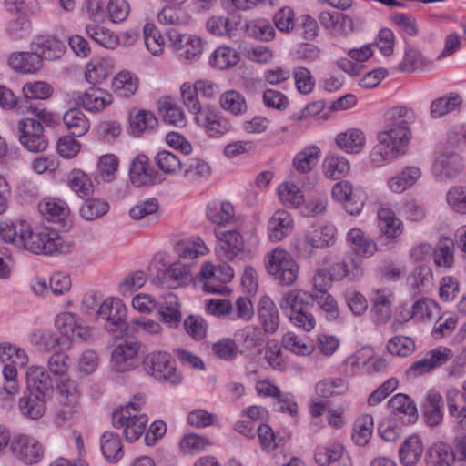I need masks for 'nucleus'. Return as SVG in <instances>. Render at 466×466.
I'll list each match as a JSON object with an SVG mask.
<instances>
[{
	"label": "nucleus",
	"instance_id": "1",
	"mask_svg": "<svg viewBox=\"0 0 466 466\" xmlns=\"http://www.w3.org/2000/svg\"><path fill=\"white\" fill-rule=\"evenodd\" d=\"M410 138V130L405 120H396L378 135L379 144L370 153V160L380 166L404 154L403 147Z\"/></svg>",
	"mask_w": 466,
	"mask_h": 466
},
{
	"label": "nucleus",
	"instance_id": "2",
	"mask_svg": "<svg viewBox=\"0 0 466 466\" xmlns=\"http://www.w3.org/2000/svg\"><path fill=\"white\" fill-rule=\"evenodd\" d=\"M18 242V246L35 255L64 253L69 249L56 231L46 228L33 229L24 220L19 222Z\"/></svg>",
	"mask_w": 466,
	"mask_h": 466
},
{
	"label": "nucleus",
	"instance_id": "3",
	"mask_svg": "<svg viewBox=\"0 0 466 466\" xmlns=\"http://www.w3.org/2000/svg\"><path fill=\"white\" fill-rule=\"evenodd\" d=\"M143 405L144 399L142 397H134L127 405L113 414V425L116 428H125L124 434L129 442L137 441L145 431L147 416L139 413Z\"/></svg>",
	"mask_w": 466,
	"mask_h": 466
},
{
	"label": "nucleus",
	"instance_id": "4",
	"mask_svg": "<svg viewBox=\"0 0 466 466\" xmlns=\"http://www.w3.org/2000/svg\"><path fill=\"white\" fill-rule=\"evenodd\" d=\"M59 408L55 414V422L63 426L69 423L77 412L80 400L78 383L69 378H60L55 387Z\"/></svg>",
	"mask_w": 466,
	"mask_h": 466
},
{
	"label": "nucleus",
	"instance_id": "5",
	"mask_svg": "<svg viewBox=\"0 0 466 466\" xmlns=\"http://www.w3.org/2000/svg\"><path fill=\"white\" fill-rule=\"evenodd\" d=\"M146 373L157 380L179 384L182 375L177 371L175 360L166 351H154L147 354L143 360Z\"/></svg>",
	"mask_w": 466,
	"mask_h": 466
},
{
	"label": "nucleus",
	"instance_id": "6",
	"mask_svg": "<svg viewBox=\"0 0 466 466\" xmlns=\"http://www.w3.org/2000/svg\"><path fill=\"white\" fill-rule=\"evenodd\" d=\"M266 268L276 280L285 286L294 283L299 274V266L292 256L279 248L268 254Z\"/></svg>",
	"mask_w": 466,
	"mask_h": 466
},
{
	"label": "nucleus",
	"instance_id": "7",
	"mask_svg": "<svg viewBox=\"0 0 466 466\" xmlns=\"http://www.w3.org/2000/svg\"><path fill=\"white\" fill-rule=\"evenodd\" d=\"M17 129L19 142L28 151L39 153L47 148L48 139L39 120L34 117L22 118L17 124Z\"/></svg>",
	"mask_w": 466,
	"mask_h": 466
},
{
	"label": "nucleus",
	"instance_id": "8",
	"mask_svg": "<svg viewBox=\"0 0 466 466\" xmlns=\"http://www.w3.org/2000/svg\"><path fill=\"white\" fill-rule=\"evenodd\" d=\"M217 238L216 254L221 261H232L245 252L244 237L237 229L215 230Z\"/></svg>",
	"mask_w": 466,
	"mask_h": 466
},
{
	"label": "nucleus",
	"instance_id": "9",
	"mask_svg": "<svg viewBox=\"0 0 466 466\" xmlns=\"http://www.w3.org/2000/svg\"><path fill=\"white\" fill-rule=\"evenodd\" d=\"M167 37L177 56L183 61H195L203 51V42L197 35L169 30Z\"/></svg>",
	"mask_w": 466,
	"mask_h": 466
},
{
	"label": "nucleus",
	"instance_id": "10",
	"mask_svg": "<svg viewBox=\"0 0 466 466\" xmlns=\"http://www.w3.org/2000/svg\"><path fill=\"white\" fill-rule=\"evenodd\" d=\"M11 451L17 460L27 465L38 463L45 452L43 445L27 435L15 437L11 442Z\"/></svg>",
	"mask_w": 466,
	"mask_h": 466
},
{
	"label": "nucleus",
	"instance_id": "11",
	"mask_svg": "<svg viewBox=\"0 0 466 466\" xmlns=\"http://www.w3.org/2000/svg\"><path fill=\"white\" fill-rule=\"evenodd\" d=\"M26 383L31 393L41 402L50 400L54 393L52 379L44 367L32 366L28 368Z\"/></svg>",
	"mask_w": 466,
	"mask_h": 466
},
{
	"label": "nucleus",
	"instance_id": "12",
	"mask_svg": "<svg viewBox=\"0 0 466 466\" xmlns=\"http://www.w3.org/2000/svg\"><path fill=\"white\" fill-rule=\"evenodd\" d=\"M56 329L68 339L77 342L86 341L92 336L90 329L84 325L77 315L71 312H62L56 318Z\"/></svg>",
	"mask_w": 466,
	"mask_h": 466
},
{
	"label": "nucleus",
	"instance_id": "13",
	"mask_svg": "<svg viewBox=\"0 0 466 466\" xmlns=\"http://www.w3.org/2000/svg\"><path fill=\"white\" fill-rule=\"evenodd\" d=\"M453 357L452 351L445 347H438L426 352L424 357L415 361L407 370V374L419 377L431 372L435 368L447 363Z\"/></svg>",
	"mask_w": 466,
	"mask_h": 466
},
{
	"label": "nucleus",
	"instance_id": "14",
	"mask_svg": "<svg viewBox=\"0 0 466 466\" xmlns=\"http://www.w3.org/2000/svg\"><path fill=\"white\" fill-rule=\"evenodd\" d=\"M131 183L137 187L154 185L162 181L161 175L150 165L149 158L143 154L137 155L129 169Z\"/></svg>",
	"mask_w": 466,
	"mask_h": 466
},
{
	"label": "nucleus",
	"instance_id": "15",
	"mask_svg": "<svg viewBox=\"0 0 466 466\" xmlns=\"http://www.w3.org/2000/svg\"><path fill=\"white\" fill-rule=\"evenodd\" d=\"M196 123L204 127L209 137H218L231 129V124L226 117L218 115L215 108L206 106L198 111Z\"/></svg>",
	"mask_w": 466,
	"mask_h": 466
},
{
	"label": "nucleus",
	"instance_id": "16",
	"mask_svg": "<svg viewBox=\"0 0 466 466\" xmlns=\"http://www.w3.org/2000/svg\"><path fill=\"white\" fill-rule=\"evenodd\" d=\"M140 343L136 339H124L119 341L111 352L113 368L117 372H124L131 369L132 360L138 353Z\"/></svg>",
	"mask_w": 466,
	"mask_h": 466
},
{
	"label": "nucleus",
	"instance_id": "17",
	"mask_svg": "<svg viewBox=\"0 0 466 466\" xmlns=\"http://www.w3.org/2000/svg\"><path fill=\"white\" fill-rule=\"evenodd\" d=\"M462 167L461 158L453 152H444L438 156L432 165V173L438 181L455 177Z\"/></svg>",
	"mask_w": 466,
	"mask_h": 466
},
{
	"label": "nucleus",
	"instance_id": "18",
	"mask_svg": "<svg viewBox=\"0 0 466 466\" xmlns=\"http://www.w3.org/2000/svg\"><path fill=\"white\" fill-rule=\"evenodd\" d=\"M294 222L289 212L277 210L268 222V236L273 242H279L288 237L293 230Z\"/></svg>",
	"mask_w": 466,
	"mask_h": 466
},
{
	"label": "nucleus",
	"instance_id": "19",
	"mask_svg": "<svg viewBox=\"0 0 466 466\" xmlns=\"http://www.w3.org/2000/svg\"><path fill=\"white\" fill-rule=\"evenodd\" d=\"M158 315L170 328L178 327L181 321L180 303L176 294L168 292L157 300Z\"/></svg>",
	"mask_w": 466,
	"mask_h": 466
},
{
	"label": "nucleus",
	"instance_id": "20",
	"mask_svg": "<svg viewBox=\"0 0 466 466\" xmlns=\"http://www.w3.org/2000/svg\"><path fill=\"white\" fill-rule=\"evenodd\" d=\"M127 315L126 305L119 299H107L97 309L96 316L108 321L111 325L122 328Z\"/></svg>",
	"mask_w": 466,
	"mask_h": 466
},
{
	"label": "nucleus",
	"instance_id": "21",
	"mask_svg": "<svg viewBox=\"0 0 466 466\" xmlns=\"http://www.w3.org/2000/svg\"><path fill=\"white\" fill-rule=\"evenodd\" d=\"M32 50L38 54L41 60H56L64 55L66 46L55 37L40 35L32 42Z\"/></svg>",
	"mask_w": 466,
	"mask_h": 466
},
{
	"label": "nucleus",
	"instance_id": "22",
	"mask_svg": "<svg viewBox=\"0 0 466 466\" xmlns=\"http://www.w3.org/2000/svg\"><path fill=\"white\" fill-rule=\"evenodd\" d=\"M310 300H312L310 293L300 289H291L282 296L279 307L283 314L290 319L298 311L310 305Z\"/></svg>",
	"mask_w": 466,
	"mask_h": 466
},
{
	"label": "nucleus",
	"instance_id": "23",
	"mask_svg": "<svg viewBox=\"0 0 466 466\" xmlns=\"http://www.w3.org/2000/svg\"><path fill=\"white\" fill-rule=\"evenodd\" d=\"M310 300H312L310 293L300 289H291L282 296L279 307L283 314L290 319L298 311L310 305Z\"/></svg>",
	"mask_w": 466,
	"mask_h": 466
},
{
	"label": "nucleus",
	"instance_id": "24",
	"mask_svg": "<svg viewBox=\"0 0 466 466\" xmlns=\"http://www.w3.org/2000/svg\"><path fill=\"white\" fill-rule=\"evenodd\" d=\"M206 216L212 224L222 227L234 220L235 209L229 201L215 199L207 205Z\"/></svg>",
	"mask_w": 466,
	"mask_h": 466
},
{
	"label": "nucleus",
	"instance_id": "25",
	"mask_svg": "<svg viewBox=\"0 0 466 466\" xmlns=\"http://www.w3.org/2000/svg\"><path fill=\"white\" fill-rule=\"evenodd\" d=\"M7 63L13 69L26 74H34L42 67V60L33 50L32 52L12 53Z\"/></svg>",
	"mask_w": 466,
	"mask_h": 466
},
{
	"label": "nucleus",
	"instance_id": "26",
	"mask_svg": "<svg viewBox=\"0 0 466 466\" xmlns=\"http://www.w3.org/2000/svg\"><path fill=\"white\" fill-rule=\"evenodd\" d=\"M258 315L265 332L272 334L277 331L279 326V310L270 299H260Z\"/></svg>",
	"mask_w": 466,
	"mask_h": 466
},
{
	"label": "nucleus",
	"instance_id": "27",
	"mask_svg": "<svg viewBox=\"0 0 466 466\" xmlns=\"http://www.w3.org/2000/svg\"><path fill=\"white\" fill-rule=\"evenodd\" d=\"M423 452L420 438L412 435L407 438L399 449L400 461L403 466H414L420 461Z\"/></svg>",
	"mask_w": 466,
	"mask_h": 466
},
{
	"label": "nucleus",
	"instance_id": "28",
	"mask_svg": "<svg viewBox=\"0 0 466 466\" xmlns=\"http://www.w3.org/2000/svg\"><path fill=\"white\" fill-rule=\"evenodd\" d=\"M320 157V149L317 146H308L296 154L293 159V167L297 173L306 176L309 179V173L316 166Z\"/></svg>",
	"mask_w": 466,
	"mask_h": 466
},
{
	"label": "nucleus",
	"instance_id": "29",
	"mask_svg": "<svg viewBox=\"0 0 466 466\" xmlns=\"http://www.w3.org/2000/svg\"><path fill=\"white\" fill-rule=\"evenodd\" d=\"M208 251L206 244L199 238L182 240L176 245V252L178 258L184 262L194 261L195 265L197 264V259Z\"/></svg>",
	"mask_w": 466,
	"mask_h": 466
},
{
	"label": "nucleus",
	"instance_id": "30",
	"mask_svg": "<svg viewBox=\"0 0 466 466\" xmlns=\"http://www.w3.org/2000/svg\"><path fill=\"white\" fill-rule=\"evenodd\" d=\"M391 293L386 289H379L376 292L375 302L370 309V316L378 325L385 324L391 316Z\"/></svg>",
	"mask_w": 466,
	"mask_h": 466
},
{
	"label": "nucleus",
	"instance_id": "31",
	"mask_svg": "<svg viewBox=\"0 0 466 466\" xmlns=\"http://www.w3.org/2000/svg\"><path fill=\"white\" fill-rule=\"evenodd\" d=\"M364 133L356 128L348 129L345 132L338 134L336 144L346 153L357 154L365 145Z\"/></svg>",
	"mask_w": 466,
	"mask_h": 466
},
{
	"label": "nucleus",
	"instance_id": "32",
	"mask_svg": "<svg viewBox=\"0 0 466 466\" xmlns=\"http://www.w3.org/2000/svg\"><path fill=\"white\" fill-rule=\"evenodd\" d=\"M112 103V96L106 90L91 86L83 95V106L90 112H99Z\"/></svg>",
	"mask_w": 466,
	"mask_h": 466
},
{
	"label": "nucleus",
	"instance_id": "33",
	"mask_svg": "<svg viewBox=\"0 0 466 466\" xmlns=\"http://www.w3.org/2000/svg\"><path fill=\"white\" fill-rule=\"evenodd\" d=\"M338 276L350 281H359L364 275L362 261L354 254H347L337 264Z\"/></svg>",
	"mask_w": 466,
	"mask_h": 466
},
{
	"label": "nucleus",
	"instance_id": "34",
	"mask_svg": "<svg viewBox=\"0 0 466 466\" xmlns=\"http://www.w3.org/2000/svg\"><path fill=\"white\" fill-rule=\"evenodd\" d=\"M378 219L380 229L386 238H396L401 235L402 222L390 208L379 209Z\"/></svg>",
	"mask_w": 466,
	"mask_h": 466
},
{
	"label": "nucleus",
	"instance_id": "35",
	"mask_svg": "<svg viewBox=\"0 0 466 466\" xmlns=\"http://www.w3.org/2000/svg\"><path fill=\"white\" fill-rule=\"evenodd\" d=\"M181 171L185 180L189 183H198L209 177L211 167L203 159L192 158L183 164Z\"/></svg>",
	"mask_w": 466,
	"mask_h": 466
},
{
	"label": "nucleus",
	"instance_id": "36",
	"mask_svg": "<svg viewBox=\"0 0 466 466\" xmlns=\"http://www.w3.org/2000/svg\"><path fill=\"white\" fill-rule=\"evenodd\" d=\"M30 344L40 352H50L60 344L59 336L52 330L37 329L29 336Z\"/></svg>",
	"mask_w": 466,
	"mask_h": 466
},
{
	"label": "nucleus",
	"instance_id": "37",
	"mask_svg": "<svg viewBox=\"0 0 466 466\" xmlns=\"http://www.w3.org/2000/svg\"><path fill=\"white\" fill-rule=\"evenodd\" d=\"M63 121L73 137H81L85 135L90 127L88 118L84 112L78 108H71L67 110L64 114Z\"/></svg>",
	"mask_w": 466,
	"mask_h": 466
},
{
	"label": "nucleus",
	"instance_id": "38",
	"mask_svg": "<svg viewBox=\"0 0 466 466\" xmlns=\"http://www.w3.org/2000/svg\"><path fill=\"white\" fill-rule=\"evenodd\" d=\"M408 283L413 296L427 293L432 285V273L429 267H418L409 277Z\"/></svg>",
	"mask_w": 466,
	"mask_h": 466
},
{
	"label": "nucleus",
	"instance_id": "39",
	"mask_svg": "<svg viewBox=\"0 0 466 466\" xmlns=\"http://www.w3.org/2000/svg\"><path fill=\"white\" fill-rule=\"evenodd\" d=\"M443 399L442 396L434 390L427 393L424 404V414L427 423L431 426H436L443 418Z\"/></svg>",
	"mask_w": 466,
	"mask_h": 466
},
{
	"label": "nucleus",
	"instance_id": "40",
	"mask_svg": "<svg viewBox=\"0 0 466 466\" xmlns=\"http://www.w3.org/2000/svg\"><path fill=\"white\" fill-rule=\"evenodd\" d=\"M427 466H451L454 461L451 448L442 442L434 443L426 452Z\"/></svg>",
	"mask_w": 466,
	"mask_h": 466
},
{
	"label": "nucleus",
	"instance_id": "41",
	"mask_svg": "<svg viewBox=\"0 0 466 466\" xmlns=\"http://www.w3.org/2000/svg\"><path fill=\"white\" fill-rule=\"evenodd\" d=\"M389 407L395 415H403L402 420L413 422L417 419V408L410 398L405 394H396L389 401Z\"/></svg>",
	"mask_w": 466,
	"mask_h": 466
},
{
	"label": "nucleus",
	"instance_id": "42",
	"mask_svg": "<svg viewBox=\"0 0 466 466\" xmlns=\"http://www.w3.org/2000/svg\"><path fill=\"white\" fill-rule=\"evenodd\" d=\"M421 171L416 167H407L402 172L388 181L389 188L394 193H401L413 186L420 177Z\"/></svg>",
	"mask_w": 466,
	"mask_h": 466
},
{
	"label": "nucleus",
	"instance_id": "43",
	"mask_svg": "<svg viewBox=\"0 0 466 466\" xmlns=\"http://www.w3.org/2000/svg\"><path fill=\"white\" fill-rule=\"evenodd\" d=\"M129 125L132 134L139 136L147 130H153L157 126V119L151 111L140 109L130 114Z\"/></svg>",
	"mask_w": 466,
	"mask_h": 466
},
{
	"label": "nucleus",
	"instance_id": "44",
	"mask_svg": "<svg viewBox=\"0 0 466 466\" xmlns=\"http://www.w3.org/2000/svg\"><path fill=\"white\" fill-rule=\"evenodd\" d=\"M195 266V262H184L178 258L177 261L172 263L167 270H162L163 279L160 280L162 283H167V278L170 282L180 285L186 281L191 274V268Z\"/></svg>",
	"mask_w": 466,
	"mask_h": 466
},
{
	"label": "nucleus",
	"instance_id": "45",
	"mask_svg": "<svg viewBox=\"0 0 466 466\" xmlns=\"http://www.w3.org/2000/svg\"><path fill=\"white\" fill-rule=\"evenodd\" d=\"M350 170L349 160L339 155H329L324 158L323 172L328 178L339 179Z\"/></svg>",
	"mask_w": 466,
	"mask_h": 466
},
{
	"label": "nucleus",
	"instance_id": "46",
	"mask_svg": "<svg viewBox=\"0 0 466 466\" xmlns=\"http://www.w3.org/2000/svg\"><path fill=\"white\" fill-rule=\"evenodd\" d=\"M112 87L117 96L127 98L137 92L138 88V79L129 71L124 70L114 77Z\"/></svg>",
	"mask_w": 466,
	"mask_h": 466
},
{
	"label": "nucleus",
	"instance_id": "47",
	"mask_svg": "<svg viewBox=\"0 0 466 466\" xmlns=\"http://www.w3.org/2000/svg\"><path fill=\"white\" fill-rule=\"evenodd\" d=\"M238 61V53L234 48L228 46L218 47L209 58L210 66L219 70H224L235 66Z\"/></svg>",
	"mask_w": 466,
	"mask_h": 466
},
{
	"label": "nucleus",
	"instance_id": "48",
	"mask_svg": "<svg viewBox=\"0 0 466 466\" xmlns=\"http://www.w3.org/2000/svg\"><path fill=\"white\" fill-rule=\"evenodd\" d=\"M157 20L163 25H184L189 23L190 15L180 5H167L157 14Z\"/></svg>",
	"mask_w": 466,
	"mask_h": 466
},
{
	"label": "nucleus",
	"instance_id": "49",
	"mask_svg": "<svg viewBox=\"0 0 466 466\" xmlns=\"http://www.w3.org/2000/svg\"><path fill=\"white\" fill-rule=\"evenodd\" d=\"M86 30L89 37L103 47L114 49L120 44L118 35L104 26L87 25Z\"/></svg>",
	"mask_w": 466,
	"mask_h": 466
},
{
	"label": "nucleus",
	"instance_id": "50",
	"mask_svg": "<svg viewBox=\"0 0 466 466\" xmlns=\"http://www.w3.org/2000/svg\"><path fill=\"white\" fill-rule=\"evenodd\" d=\"M39 211L46 219L58 222L66 218L69 208L64 201L46 199L39 203Z\"/></svg>",
	"mask_w": 466,
	"mask_h": 466
},
{
	"label": "nucleus",
	"instance_id": "51",
	"mask_svg": "<svg viewBox=\"0 0 466 466\" xmlns=\"http://www.w3.org/2000/svg\"><path fill=\"white\" fill-rule=\"evenodd\" d=\"M221 107L234 116L246 113L248 106L246 99L239 92L228 90L219 98Z\"/></svg>",
	"mask_w": 466,
	"mask_h": 466
},
{
	"label": "nucleus",
	"instance_id": "52",
	"mask_svg": "<svg viewBox=\"0 0 466 466\" xmlns=\"http://www.w3.org/2000/svg\"><path fill=\"white\" fill-rule=\"evenodd\" d=\"M67 185L80 198H85L93 191L91 178L81 169H73L68 174Z\"/></svg>",
	"mask_w": 466,
	"mask_h": 466
},
{
	"label": "nucleus",
	"instance_id": "53",
	"mask_svg": "<svg viewBox=\"0 0 466 466\" xmlns=\"http://www.w3.org/2000/svg\"><path fill=\"white\" fill-rule=\"evenodd\" d=\"M315 390L319 397L329 399L345 394L348 385L341 378L325 379L317 383Z\"/></svg>",
	"mask_w": 466,
	"mask_h": 466
},
{
	"label": "nucleus",
	"instance_id": "54",
	"mask_svg": "<svg viewBox=\"0 0 466 466\" xmlns=\"http://www.w3.org/2000/svg\"><path fill=\"white\" fill-rule=\"evenodd\" d=\"M312 300L315 301L326 319L329 321L337 320L339 317V308L337 300L329 293H311Z\"/></svg>",
	"mask_w": 466,
	"mask_h": 466
},
{
	"label": "nucleus",
	"instance_id": "55",
	"mask_svg": "<svg viewBox=\"0 0 466 466\" xmlns=\"http://www.w3.org/2000/svg\"><path fill=\"white\" fill-rule=\"evenodd\" d=\"M461 101V96L457 94L439 97L431 102V115L434 118L441 117L458 107Z\"/></svg>",
	"mask_w": 466,
	"mask_h": 466
},
{
	"label": "nucleus",
	"instance_id": "56",
	"mask_svg": "<svg viewBox=\"0 0 466 466\" xmlns=\"http://www.w3.org/2000/svg\"><path fill=\"white\" fill-rule=\"evenodd\" d=\"M101 451L106 460L118 461L123 455L118 435L113 432H105L101 437Z\"/></svg>",
	"mask_w": 466,
	"mask_h": 466
},
{
	"label": "nucleus",
	"instance_id": "57",
	"mask_svg": "<svg viewBox=\"0 0 466 466\" xmlns=\"http://www.w3.org/2000/svg\"><path fill=\"white\" fill-rule=\"evenodd\" d=\"M373 417L364 414L355 423L352 432V439L359 446H364L370 441L373 430Z\"/></svg>",
	"mask_w": 466,
	"mask_h": 466
},
{
	"label": "nucleus",
	"instance_id": "58",
	"mask_svg": "<svg viewBox=\"0 0 466 466\" xmlns=\"http://www.w3.org/2000/svg\"><path fill=\"white\" fill-rule=\"evenodd\" d=\"M281 202L289 208H298L304 201V196L298 185L293 182L281 184L279 187Z\"/></svg>",
	"mask_w": 466,
	"mask_h": 466
},
{
	"label": "nucleus",
	"instance_id": "59",
	"mask_svg": "<svg viewBox=\"0 0 466 466\" xmlns=\"http://www.w3.org/2000/svg\"><path fill=\"white\" fill-rule=\"evenodd\" d=\"M155 162L158 168L165 174L176 175L183 167L179 157L167 150L158 152L155 157Z\"/></svg>",
	"mask_w": 466,
	"mask_h": 466
},
{
	"label": "nucleus",
	"instance_id": "60",
	"mask_svg": "<svg viewBox=\"0 0 466 466\" xmlns=\"http://www.w3.org/2000/svg\"><path fill=\"white\" fill-rule=\"evenodd\" d=\"M109 210V204L100 198H89L85 201L80 208V215L86 220H95Z\"/></svg>",
	"mask_w": 466,
	"mask_h": 466
},
{
	"label": "nucleus",
	"instance_id": "61",
	"mask_svg": "<svg viewBox=\"0 0 466 466\" xmlns=\"http://www.w3.org/2000/svg\"><path fill=\"white\" fill-rule=\"evenodd\" d=\"M145 46L154 56H158L164 49V38L155 25L147 23L143 28Z\"/></svg>",
	"mask_w": 466,
	"mask_h": 466
},
{
	"label": "nucleus",
	"instance_id": "62",
	"mask_svg": "<svg viewBox=\"0 0 466 466\" xmlns=\"http://www.w3.org/2000/svg\"><path fill=\"white\" fill-rule=\"evenodd\" d=\"M200 276L202 279H218L222 283H226L234 276L233 269L228 266L223 265L218 268L214 267V265L210 262H205L201 266Z\"/></svg>",
	"mask_w": 466,
	"mask_h": 466
},
{
	"label": "nucleus",
	"instance_id": "63",
	"mask_svg": "<svg viewBox=\"0 0 466 466\" xmlns=\"http://www.w3.org/2000/svg\"><path fill=\"white\" fill-rule=\"evenodd\" d=\"M158 111L166 123L175 126H183L185 124L182 109L171 99L164 100L160 104Z\"/></svg>",
	"mask_w": 466,
	"mask_h": 466
},
{
	"label": "nucleus",
	"instance_id": "64",
	"mask_svg": "<svg viewBox=\"0 0 466 466\" xmlns=\"http://www.w3.org/2000/svg\"><path fill=\"white\" fill-rule=\"evenodd\" d=\"M343 451V447L339 443H331L329 445L319 446L315 452V459L319 465L328 466L338 461Z\"/></svg>",
	"mask_w": 466,
	"mask_h": 466
}]
</instances>
